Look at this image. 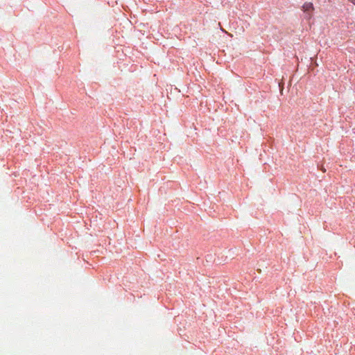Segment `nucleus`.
I'll return each instance as SVG.
<instances>
[{"instance_id": "f257e3e1", "label": "nucleus", "mask_w": 355, "mask_h": 355, "mask_svg": "<svg viewBox=\"0 0 355 355\" xmlns=\"http://www.w3.org/2000/svg\"><path fill=\"white\" fill-rule=\"evenodd\" d=\"M302 8L304 11L309 12V11L313 10V5L311 2H306L304 3Z\"/></svg>"}]
</instances>
